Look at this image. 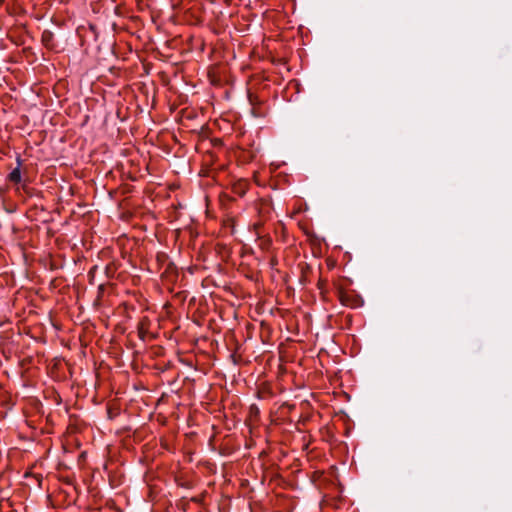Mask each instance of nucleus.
I'll return each mask as SVG.
<instances>
[{"mask_svg": "<svg viewBox=\"0 0 512 512\" xmlns=\"http://www.w3.org/2000/svg\"><path fill=\"white\" fill-rule=\"evenodd\" d=\"M338 299L342 305L347 307L356 308L361 305V299L354 291L340 289L338 291Z\"/></svg>", "mask_w": 512, "mask_h": 512, "instance_id": "nucleus-1", "label": "nucleus"}, {"mask_svg": "<svg viewBox=\"0 0 512 512\" xmlns=\"http://www.w3.org/2000/svg\"><path fill=\"white\" fill-rule=\"evenodd\" d=\"M41 40H42V43L45 45V47H47V48L53 47V34L50 31L45 30L42 33Z\"/></svg>", "mask_w": 512, "mask_h": 512, "instance_id": "nucleus-2", "label": "nucleus"}, {"mask_svg": "<svg viewBox=\"0 0 512 512\" xmlns=\"http://www.w3.org/2000/svg\"><path fill=\"white\" fill-rule=\"evenodd\" d=\"M272 245V239L270 237H260L259 238V247L264 250L268 251L271 248Z\"/></svg>", "mask_w": 512, "mask_h": 512, "instance_id": "nucleus-3", "label": "nucleus"}, {"mask_svg": "<svg viewBox=\"0 0 512 512\" xmlns=\"http://www.w3.org/2000/svg\"><path fill=\"white\" fill-rule=\"evenodd\" d=\"M9 180L13 183H19L21 181V172L20 168L17 167L8 176Z\"/></svg>", "mask_w": 512, "mask_h": 512, "instance_id": "nucleus-4", "label": "nucleus"}, {"mask_svg": "<svg viewBox=\"0 0 512 512\" xmlns=\"http://www.w3.org/2000/svg\"><path fill=\"white\" fill-rule=\"evenodd\" d=\"M234 192L238 195H244L245 191L247 189V182L246 181H240L237 184L234 185Z\"/></svg>", "mask_w": 512, "mask_h": 512, "instance_id": "nucleus-5", "label": "nucleus"}, {"mask_svg": "<svg viewBox=\"0 0 512 512\" xmlns=\"http://www.w3.org/2000/svg\"><path fill=\"white\" fill-rule=\"evenodd\" d=\"M248 98L252 105H256L257 103H259L258 97L252 93H249Z\"/></svg>", "mask_w": 512, "mask_h": 512, "instance_id": "nucleus-6", "label": "nucleus"}, {"mask_svg": "<svg viewBox=\"0 0 512 512\" xmlns=\"http://www.w3.org/2000/svg\"><path fill=\"white\" fill-rule=\"evenodd\" d=\"M325 284H326V281H325V280H321V279H320V280L318 281V288H319L320 290H322Z\"/></svg>", "mask_w": 512, "mask_h": 512, "instance_id": "nucleus-7", "label": "nucleus"}, {"mask_svg": "<svg viewBox=\"0 0 512 512\" xmlns=\"http://www.w3.org/2000/svg\"><path fill=\"white\" fill-rule=\"evenodd\" d=\"M277 264V259L275 257L271 258V265L274 266Z\"/></svg>", "mask_w": 512, "mask_h": 512, "instance_id": "nucleus-8", "label": "nucleus"}, {"mask_svg": "<svg viewBox=\"0 0 512 512\" xmlns=\"http://www.w3.org/2000/svg\"><path fill=\"white\" fill-rule=\"evenodd\" d=\"M139 334H140V337H141V338H143V337H144V331H143L142 329H140Z\"/></svg>", "mask_w": 512, "mask_h": 512, "instance_id": "nucleus-9", "label": "nucleus"}, {"mask_svg": "<svg viewBox=\"0 0 512 512\" xmlns=\"http://www.w3.org/2000/svg\"><path fill=\"white\" fill-rule=\"evenodd\" d=\"M160 257H165V255H164V254H162V255H157L158 260H160Z\"/></svg>", "mask_w": 512, "mask_h": 512, "instance_id": "nucleus-10", "label": "nucleus"}]
</instances>
